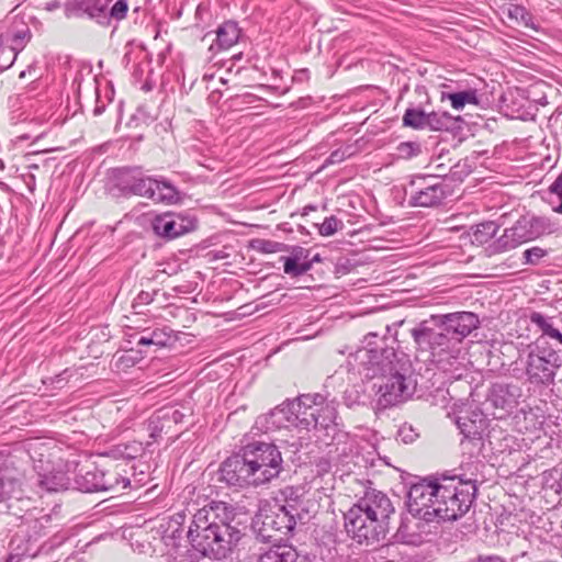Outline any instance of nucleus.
Masks as SVG:
<instances>
[{
	"label": "nucleus",
	"instance_id": "37998d69",
	"mask_svg": "<svg viewBox=\"0 0 562 562\" xmlns=\"http://www.w3.org/2000/svg\"><path fill=\"white\" fill-rule=\"evenodd\" d=\"M397 436L404 443H412L418 438L419 434L412 425L404 424L398 429Z\"/></svg>",
	"mask_w": 562,
	"mask_h": 562
},
{
	"label": "nucleus",
	"instance_id": "ea45409f",
	"mask_svg": "<svg viewBox=\"0 0 562 562\" xmlns=\"http://www.w3.org/2000/svg\"><path fill=\"white\" fill-rule=\"evenodd\" d=\"M344 223L338 220L336 216H329L324 220L322 224L318 225V233L322 236H331L339 229H342Z\"/></svg>",
	"mask_w": 562,
	"mask_h": 562
},
{
	"label": "nucleus",
	"instance_id": "13d9d810",
	"mask_svg": "<svg viewBox=\"0 0 562 562\" xmlns=\"http://www.w3.org/2000/svg\"><path fill=\"white\" fill-rule=\"evenodd\" d=\"M12 560H13V558H11V559H10L9 561H7V562H12Z\"/></svg>",
	"mask_w": 562,
	"mask_h": 562
},
{
	"label": "nucleus",
	"instance_id": "5701e85b",
	"mask_svg": "<svg viewBox=\"0 0 562 562\" xmlns=\"http://www.w3.org/2000/svg\"><path fill=\"white\" fill-rule=\"evenodd\" d=\"M310 250L296 246L292 248L291 256L283 257L284 273L291 277H300L312 269V261L308 260Z\"/></svg>",
	"mask_w": 562,
	"mask_h": 562
},
{
	"label": "nucleus",
	"instance_id": "aec40b11",
	"mask_svg": "<svg viewBox=\"0 0 562 562\" xmlns=\"http://www.w3.org/2000/svg\"><path fill=\"white\" fill-rule=\"evenodd\" d=\"M286 402L274 407L269 413L260 415L256 419V427L263 432L276 431L291 425L290 414L286 412Z\"/></svg>",
	"mask_w": 562,
	"mask_h": 562
},
{
	"label": "nucleus",
	"instance_id": "dca6fc26",
	"mask_svg": "<svg viewBox=\"0 0 562 562\" xmlns=\"http://www.w3.org/2000/svg\"><path fill=\"white\" fill-rule=\"evenodd\" d=\"M431 318L445 327V331L456 335L458 341L468 337L480 325L479 316L472 312H456Z\"/></svg>",
	"mask_w": 562,
	"mask_h": 562
},
{
	"label": "nucleus",
	"instance_id": "39448f33",
	"mask_svg": "<svg viewBox=\"0 0 562 562\" xmlns=\"http://www.w3.org/2000/svg\"><path fill=\"white\" fill-rule=\"evenodd\" d=\"M188 540L192 548L203 557L212 560H224L238 546L243 533L241 530L221 529L216 526L201 529L189 526Z\"/></svg>",
	"mask_w": 562,
	"mask_h": 562
},
{
	"label": "nucleus",
	"instance_id": "6e6d98bb",
	"mask_svg": "<svg viewBox=\"0 0 562 562\" xmlns=\"http://www.w3.org/2000/svg\"><path fill=\"white\" fill-rule=\"evenodd\" d=\"M120 360H121V361H124V362H126V363H128V362H130V359H128V358H126L125 356H122V357L120 358Z\"/></svg>",
	"mask_w": 562,
	"mask_h": 562
},
{
	"label": "nucleus",
	"instance_id": "0eeeda50",
	"mask_svg": "<svg viewBox=\"0 0 562 562\" xmlns=\"http://www.w3.org/2000/svg\"><path fill=\"white\" fill-rule=\"evenodd\" d=\"M379 383H374L378 394V404L383 407L394 406L409 400L415 391L417 382L413 378L412 367L406 359L392 372L380 378Z\"/></svg>",
	"mask_w": 562,
	"mask_h": 562
},
{
	"label": "nucleus",
	"instance_id": "2eb2a0df",
	"mask_svg": "<svg viewBox=\"0 0 562 562\" xmlns=\"http://www.w3.org/2000/svg\"><path fill=\"white\" fill-rule=\"evenodd\" d=\"M29 499L24 497L21 483L18 479L1 475L0 476V512L15 517H22L21 513Z\"/></svg>",
	"mask_w": 562,
	"mask_h": 562
},
{
	"label": "nucleus",
	"instance_id": "a19ab883",
	"mask_svg": "<svg viewBox=\"0 0 562 562\" xmlns=\"http://www.w3.org/2000/svg\"><path fill=\"white\" fill-rule=\"evenodd\" d=\"M252 247L262 254H274L284 250L285 245L273 240L256 239L252 241Z\"/></svg>",
	"mask_w": 562,
	"mask_h": 562
},
{
	"label": "nucleus",
	"instance_id": "4d7b16f0",
	"mask_svg": "<svg viewBox=\"0 0 562 562\" xmlns=\"http://www.w3.org/2000/svg\"><path fill=\"white\" fill-rule=\"evenodd\" d=\"M64 379L58 376L57 380H56V383L59 384Z\"/></svg>",
	"mask_w": 562,
	"mask_h": 562
},
{
	"label": "nucleus",
	"instance_id": "72a5a7b5",
	"mask_svg": "<svg viewBox=\"0 0 562 562\" xmlns=\"http://www.w3.org/2000/svg\"><path fill=\"white\" fill-rule=\"evenodd\" d=\"M453 117L448 112L427 113L426 127L431 131H448L451 127Z\"/></svg>",
	"mask_w": 562,
	"mask_h": 562
},
{
	"label": "nucleus",
	"instance_id": "4468645a",
	"mask_svg": "<svg viewBox=\"0 0 562 562\" xmlns=\"http://www.w3.org/2000/svg\"><path fill=\"white\" fill-rule=\"evenodd\" d=\"M154 233L165 239H173L195 229L196 221L180 213L167 212L151 222Z\"/></svg>",
	"mask_w": 562,
	"mask_h": 562
},
{
	"label": "nucleus",
	"instance_id": "6e6552de",
	"mask_svg": "<svg viewBox=\"0 0 562 562\" xmlns=\"http://www.w3.org/2000/svg\"><path fill=\"white\" fill-rule=\"evenodd\" d=\"M409 205L435 207L440 205L449 194V187L437 176H416L409 183Z\"/></svg>",
	"mask_w": 562,
	"mask_h": 562
},
{
	"label": "nucleus",
	"instance_id": "473e14b6",
	"mask_svg": "<svg viewBox=\"0 0 562 562\" xmlns=\"http://www.w3.org/2000/svg\"><path fill=\"white\" fill-rule=\"evenodd\" d=\"M169 336L162 329L144 330L137 339V346L164 347L169 340Z\"/></svg>",
	"mask_w": 562,
	"mask_h": 562
},
{
	"label": "nucleus",
	"instance_id": "6ab92c4d",
	"mask_svg": "<svg viewBox=\"0 0 562 562\" xmlns=\"http://www.w3.org/2000/svg\"><path fill=\"white\" fill-rule=\"evenodd\" d=\"M457 426L464 439L475 447L482 446L483 435L487 426L486 418L482 413L471 412L470 414L459 416Z\"/></svg>",
	"mask_w": 562,
	"mask_h": 562
},
{
	"label": "nucleus",
	"instance_id": "cd10ccee",
	"mask_svg": "<svg viewBox=\"0 0 562 562\" xmlns=\"http://www.w3.org/2000/svg\"><path fill=\"white\" fill-rule=\"evenodd\" d=\"M378 557L384 562H411L412 558L398 541L390 542L381 547H373Z\"/></svg>",
	"mask_w": 562,
	"mask_h": 562
},
{
	"label": "nucleus",
	"instance_id": "bf43d9fd",
	"mask_svg": "<svg viewBox=\"0 0 562 562\" xmlns=\"http://www.w3.org/2000/svg\"><path fill=\"white\" fill-rule=\"evenodd\" d=\"M0 514H3V512H0Z\"/></svg>",
	"mask_w": 562,
	"mask_h": 562
},
{
	"label": "nucleus",
	"instance_id": "e433bc0d",
	"mask_svg": "<svg viewBox=\"0 0 562 562\" xmlns=\"http://www.w3.org/2000/svg\"><path fill=\"white\" fill-rule=\"evenodd\" d=\"M120 483L123 484V487H126L130 484V481L124 477H120L116 472H101L100 484L103 486H100V491L113 490Z\"/></svg>",
	"mask_w": 562,
	"mask_h": 562
},
{
	"label": "nucleus",
	"instance_id": "c756f323",
	"mask_svg": "<svg viewBox=\"0 0 562 562\" xmlns=\"http://www.w3.org/2000/svg\"><path fill=\"white\" fill-rule=\"evenodd\" d=\"M70 469L68 468L67 473L50 472L48 474L40 475L38 484L49 492L67 490L71 481V479L68 475Z\"/></svg>",
	"mask_w": 562,
	"mask_h": 562
},
{
	"label": "nucleus",
	"instance_id": "9b49d317",
	"mask_svg": "<svg viewBox=\"0 0 562 562\" xmlns=\"http://www.w3.org/2000/svg\"><path fill=\"white\" fill-rule=\"evenodd\" d=\"M154 180L145 176L139 167H125L114 171L115 187L124 196H142L149 199L154 196Z\"/></svg>",
	"mask_w": 562,
	"mask_h": 562
},
{
	"label": "nucleus",
	"instance_id": "8fccbe9b",
	"mask_svg": "<svg viewBox=\"0 0 562 562\" xmlns=\"http://www.w3.org/2000/svg\"><path fill=\"white\" fill-rule=\"evenodd\" d=\"M342 154H340L339 151H333L329 156V161L330 162H337V161H340L342 160Z\"/></svg>",
	"mask_w": 562,
	"mask_h": 562
},
{
	"label": "nucleus",
	"instance_id": "4be33fe9",
	"mask_svg": "<svg viewBox=\"0 0 562 562\" xmlns=\"http://www.w3.org/2000/svg\"><path fill=\"white\" fill-rule=\"evenodd\" d=\"M101 472L93 464L81 465L72 477L75 487L85 493L99 492L100 486H103L100 484Z\"/></svg>",
	"mask_w": 562,
	"mask_h": 562
},
{
	"label": "nucleus",
	"instance_id": "603ef678",
	"mask_svg": "<svg viewBox=\"0 0 562 562\" xmlns=\"http://www.w3.org/2000/svg\"><path fill=\"white\" fill-rule=\"evenodd\" d=\"M512 267H513L512 265H508L507 262H503L502 265L495 267V269L504 273L507 269H510Z\"/></svg>",
	"mask_w": 562,
	"mask_h": 562
},
{
	"label": "nucleus",
	"instance_id": "f257e3e1",
	"mask_svg": "<svg viewBox=\"0 0 562 562\" xmlns=\"http://www.w3.org/2000/svg\"><path fill=\"white\" fill-rule=\"evenodd\" d=\"M475 480L458 476L423 480L407 493V509L426 522L454 521L464 516L476 497Z\"/></svg>",
	"mask_w": 562,
	"mask_h": 562
},
{
	"label": "nucleus",
	"instance_id": "4c0bfd02",
	"mask_svg": "<svg viewBox=\"0 0 562 562\" xmlns=\"http://www.w3.org/2000/svg\"><path fill=\"white\" fill-rule=\"evenodd\" d=\"M147 430L153 439L160 437L162 432H170L169 425L160 418L158 411L148 419Z\"/></svg>",
	"mask_w": 562,
	"mask_h": 562
},
{
	"label": "nucleus",
	"instance_id": "ddd939ff",
	"mask_svg": "<svg viewBox=\"0 0 562 562\" xmlns=\"http://www.w3.org/2000/svg\"><path fill=\"white\" fill-rule=\"evenodd\" d=\"M317 398L321 401V394H303L293 401H288L286 412L290 414L291 425L303 429H317Z\"/></svg>",
	"mask_w": 562,
	"mask_h": 562
},
{
	"label": "nucleus",
	"instance_id": "3c124183",
	"mask_svg": "<svg viewBox=\"0 0 562 562\" xmlns=\"http://www.w3.org/2000/svg\"><path fill=\"white\" fill-rule=\"evenodd\" d=\"M59 7H60L59 0H49V2L46 3V9L49 11L57 9Z\"/></svg>",
	"mask_w": 562,
	"mask_h": 562
},
{
	"label": "nucleus",
	"instance_id": "de8ad7c7",
	"mask_svg": "<svg viewBox=\"0 0 562 562\" xmlns=\"http://www.w3.org/2000/svg\"><path fill=\"white\" fill-rule=\"evenodd\" d=\"M136 301L137 304H148L153 301V296L150 293L143 291L137 295Z\"/></svg>",
	"mask_w": 562,
	"mask_h": 562
},
{
	"label": "nucleus",
	"instance_id": "5fc2aeb1",
	"mask_svg": "<svg viewBox=\"0 0 562 562\" xmlns=\"http://www.w3.org/2000/svg\"><path fill=\"white\" fill-rule=\"evenodd\" d=\"M307 261H312V265L314 262H318V261H321V256L318 254H316L312 259H308Z\"/></svg>",
	"mask_w": 562,
	"mask_h": 562
},
{
	"label": "nucleus",
	"instance_id": "58836bf2",
	"mask_svg": "<svg viewBox=\"0 0 562 562\" xmlns=\"http://www.w3.org/2000/svg\"><path fill=\"white\" fill-rule=\"evenodd\" d=\"M549 254V250L541 248L539 246H535L531 248H528L524 251V263L530 265V266H537L541 262V260L547 257Z\"/></svg>",
	"mask_w": 562,
	"mask_h": 562
},
{
	"label": "nucleus",
	"instance_id": "49530a36",
	"mask_svg": "<svg viewBox=\"0 0 562 562\" xmlns=\"http://www.w3.org/2000/svg\"><path fill=\"white\" fill-rule=\"evenodd\" d=\"M476 562H506V560L496 554H492V555L481 554L476 558Z\"/></svg>",
	"mask_w": 562,
	"mask_h": 562
},
{
	"label": "nucleus",
	"instance_id": "423d86ee",
	"mask_svg": "<svg viewBox=\"0 0 562 562\" xmlns=\"http://www.w3.org/2000/svg\"><path fill=\"white\" fill-rule=\"evenodd\" d=\"M297 510L293 505H274L260 509L252 519V530L262 542H280L296 526Z\"/></svg>",
	"mask_w": 562,
	"mask_h": 562
},
{
	"label": "nucleus",
	"instance_id": "b1692460",
	"mask_svg": "<svg viewBox=\"0 0 562 562\" xmlns=\"http://www.w3.org/2000/svg\"><path fill=\"white\" fill-rule=\"evenodd\" d=\"M239 34L240 31L237 26V23L233 21L223 23L216 30V38L210 45V50L216 53L218 50L231 48L234 44L237 43Z\"/></svg>",
	"mask_w": 562,
	"mask_h": 562
},
{
	"label": "nucleus",
	"instance_id": "f3484780",
	"mask_svg": "<svg viewBox=\"0 0 562 562\" xmlns=\"http://www.w3.org/2000/svg\"><path fill=\"white\" fill-rule=\"evenodd\" d=\"M527 217H520L512 227L506 228L503 235L495 241L493 248L495 251H507L516 248L522 243L537 238V233L530 231Z\"/></svg>",
	"mask_w": 562,
	"mask_h": 562
},
{
	"label": "nucleus",
	"instance_id": "f8f14e48",
	"mask_svg": "<svg viewBox=\"0 0 562 562\" xmlns=\"http://www.w3.org/2000/svg\"><path fill=\"white\" fill-rule=\"evenodd\" d=\"M557 356L554 352H546L537 346L536 350L528 353L526 362V374L528 381L535 385H550L554 381Z\"/></svg>",
	"mask_w": 562,
	"mask_h": 562
},
{
	"label": "nucleus",
	"instance_id": "7c9ffc66",
	"mask_svg": "<svg viewBox=\"0 0 562 562\" xmlns=\"http://www.w3.org/2000/svg\"><path fill=\"white\" fill-rule=\"evenodd\" d=\"M507 18L517 26L537 30L532 14L525 7L510 5L507 10Z\"/></svg>",
	"mask_w": 562,
	"mask_h": 562
},
{
	"label": "nucleus",
	"instance_id": "c9c22d12",
	"mask_svg": "<svg viewBox=\"0 0 562 562\" xmlns=\"http://www.w3.org/2000/svg\"><path fill=\"white\" fill-rule=\"evenodd\" d=\"M160 418L165 422L166 425H169V429L171 430L172 425L181 424L184 418L188 416L183 411L175 407H162L158 411Z\"/></svg>",
	"mask_w": 562,
	"mask_h": 562
},
{
	"label": "nucleus",
	"instance_id": "9d476101",
	"mask_svg": "<svg viewBox=\"0 0 562 562\" xmlns=\"http://www.w3.org/2000/svg\"><path fill=\"white\" fill-rule=\"evenodd\" d=\"M236 515V508L233 505L212 501L195 512L190 525L201 529L216 526L221 529L240 530L234 525Z\"/></svg>",
	"mask_w": 562,
	"mask_h": 562
},
{
	"label": "nucleus",
	"instance_id": "1a4fd4ad",
	"mask_svg": "<svg viewBox=\"0 0 562 562\" xmlns=\"http://www.w3.org/2000/svg\"><path fill=\"white\" fill-rule=\"evenodd\" d=\"M411 334L418 351L427 352L434 362L443 361L442 356L448 352L451 342L445 327L438 331L430 326L429 321H423L411 330Z\"/></svg>",
	"mask_w": 562,
	"mask_h": 562
},
{
	"label": "nucleus",
	"instance_id": "f03ea898",
	"mask_svg": "<svg viewBox=\"0 0 562 562\" xmlns=\"http://www.w3.org/2000/svg\"><path fill=\"white\" fill-rule=\"evenodd\" d=\"M282 470L279 448L272 442L255 441L222 463L220 480L231 486H259L278 477Z\"/></svg>",
	"mask_w": 562,
	"mask_h": 562
},
{
	"label": "nucleus",
	"instance_id": "2f4dec72",
	"mask_svg": "<svg viewBox=\"0 0 562 562\" xmlns=\"http://www.w3.org/2000/svg\"><path fill=\"white\" fill-rule=\"evenodd\" d=\"M447 98L450 100L451 105L454 110H462L465 104H477L479 99L476 94V90L469 89L456 93H447L442 94V99Z\"/></svg>",
	"mask_w": 562,
	"mask_h": 562
},
{
	"label": "nucleus",
	"instance_id": "20e7f679",
	"mask_svg": "<svg viewBox=\"0 0 562 562\" xmlns=\"http://www.w3.org/2000/svg\"><path fill=\"white\" fill-rule=\"evenodd\" d=\"M366 346L352 355L358 366L359 374L367 380H379L386 373L392 372L397 363L405 359L398 358L395 349L389 347L384 337L379 338L378 334L369 333L364 337Z\"/></svg>",
	"mask_w": 562,
	"mask_h": 562
},
{
	"label": "nucleus",
	"instance_id": "a878e982",
	"mask_svg": "<svg viewBox=\"0 0 562 562\" xmlns=\"http://www.w3.org/2000/svg\"><path fill=\"white\" fill-rule=\"evenodd\" d=\"M317 409L315 418H317V429L328 430L336 426L337 407L334 401L327 402L323 395L321 401L317 398Z\"/></svg>",
	"mask_w": 562,
	"mask_h": 562
},
{
	"label": "nucleus",
	"instance_id": "393cba45",
	"mask_svg": "<svg viewBox=\"0 0 562 562\" xmlns=\"http://www.w3.org/2000/svg\"><path fill=\"white\" fill-rule=\"evenodd\" d=\"M154 182V196L150 198L151 201L165 204H176L180 201L179 190L166 178H155Z\"/></svg>",
	"mask_w": 562,
	"mask_h": 562
},
{
	"label": "nucleus",
	"instance_id": "79ce46f5",
	"mask_svg": "<svg viewBox=\"0 0 562 562\" xmlns=\"http://www.w3.org/2000/svg\"><path fill=\"white\" fill-rule=\"evenodd\" d=\"M422 151L420 144L416 142H403L397 146V154L401 158L409 159Z\"/></svg>",
	"mask_w": 562,
	"mask_h": 562
},
{
	"label": "nucleus",
	"instance_id": "864d4df0",
	"mask_svg": "<svg viewBox=\"0 0 562 562\" xmlns=\"http://www.w3.org/2000/svg\"><path fill=\"white\" fill-rule=\"evenodd\" d=\"M553 212L562 214V199L560 200V203L557 206H553Z\"/></svg>",
	"mask_w": 562,
	"mask_h": 562
},
{
	"label": "nucleus",
	"instance_id": "a211bd4d",
	"mask_svg": "<svg viewBox=\"0 0 562 562\" xmlns=\"http://www.w3.org/2000/svg\"><path fill=\"white\" fill-rule=\"evenodd\" d=\"M521 396L522 390L519 385L498 383L491 389L488 402L493 407L509 413L518 406Z\"/></svg>",
	"mask_w": 562,
	"mask_h": 562
},
{
	"label": "nucleus",
	"instance_id": "c03bdc74",
	"mask_svg": "<svg viewBox=\"0 0 562 562\" xmlns=\"http://www.w3.org/2000/svg\"><path fill=\"white\" fill-rule=\"evenodd\" d=\"M128 4L126 0H117L110 10V16L122 20L126 16Z\"/></svg>",
	"mask_w": 562,
	"mask_h": 562
},
{
	"label": "nucleus",
	"instance_id": "412c9836",
	"mask_svg": "<svg viewBox=\"0 0 562 562\" xmlns=\"http://www.w3.org/2000/svg\"><path fill=\"white\" fill-rule=\"evenodd\" d=\"M258 562H308L306 557H301L297 551L288 543H273L259 555Z\"/></svg>",
	"mask_w": 562,
	"mask_h": 562
},
{
	"label": "nucleus",
	"instance_id": "f704fd0d",
	"mask_svg": "<svg viewBox=\"0 0 562 562\" xmlns=\"http://www.w3.org/2000/svg\"><path fill=\"white\" fill-rule=\"evenodd\" d=\"M427 113L419 108H408L403 115V125L414 130L426 128Z\"/></svg>",
	"mask_w": 562,
	"mask_h": 562
},
{
	"label": "nucleus",
	"instance_id": "7ed1b4c3",
	"mask_svg": "<svg viewBox=\"0 0 562 562\" xmlns=\"http://www.w3.org/2000/svg\"><path fill=\"white\" fill-rule=\"evenodd\" d=\"M394 512V506L385 493L368 490L344 514L346 531L359 544L375 547L385 539Z\"/></svg>",
	"mask_w": 562,
	"mask_h": 562
},
{
	"label": "nucleus",
	"instance_id": "a18cd8bd",
	"mask_svg": "<svg viewBox=\"0 0 562 562\" xmlns=\"http://www.w3.org/2000/svg\"><path fill=\"white\" fill-rule=\"evenodd\" d=\"M527 221H528L529 225H531L530 231L532 233H537V238L539 236H541L542 234H544V232L548 228L547 221L544 218H541V217H527Z\"/></svg>",
	"mask_w": 562,
	"mask_h": 562
},
{
	"label": "nucleus",
	"instance_id": "bb28decb",
	"mask_svg": "<svg viewBox=\"0 0 562 562\" xmlns=\"http://www.w3.org/2000/svg\"><path fill=\"white\" fill-rule=\"evenodd\" d=\"M419 524L417 521H402L398 527L395 538L403 547H417L423 543L424 537L417 531Z\"/></svg>",
	"mask_w": 562,
	"mask_h": 562
},
{
	"label": "nucleus",
	"instance_id": "c85d7f7f",
	"mask_svg": "<svg viewBox=\"0 0 562 562\" xmlns=\"http://www.w3.org/2000/svg\"><path fill=\"white\" fill-rule=\"evenodd\" d=\"M530 322L541 330L542 335L548 336L562 346V333L553 326L552 317L539 312H532L530 314Z\"/></svg>",
	"mask_w": 562,
	"mask_h": 562
},
{
	"label": "nucleus",
	"instance_id": "09e8293b",
	"mask_svg": "<svg viewBox=\"0 0 562 562\" xmlns=\"http://www.w3.org/2000/svg\"><path fill=\"white\" fill-rule=\"evenodd\" d=\"M481 226L483 227V229L486 231V234L488 236L492 237L496 234L497 227L495 226L494 223L490 222V223L482 224Z\"/></svg>",
	"mask_w": 562,
	"mask_h": 562
}]
</instances>
